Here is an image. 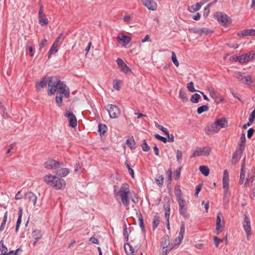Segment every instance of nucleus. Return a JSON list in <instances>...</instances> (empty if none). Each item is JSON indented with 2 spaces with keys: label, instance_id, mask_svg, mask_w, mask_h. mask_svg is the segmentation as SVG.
I'll return each mask as SVG.
<instances>
[{
  "label": "nucleus",
  "instance_id": "nucleus-1",
  "mask_svg": "<svg viewBox=\"0 0 255 255\" xmlns=\"http://www.w3.org/2000/svg\"><path fill=\"white\" fill-rule=\"evenodd\" d=\"M48 95H53L57 91L59 93L64 94L66 98L70 95L69 91L66 90V85L63 82H61L56 77H49L48 82Z\"/></svg>",
  "mask_w": 255,
  "mask_h": 255
},
{
  "label": "nucleus",
  "instance_id": "nucleus-2",
  "mask_svg": "<svg viewBox=\"0 0 255 255\" xmlns=\"http://www.w3.org/2000/svg\"><path fill=\"white\" fill-rule=\"evenodd\" d=\"M245 161L244 159L241 169L239 183L240 184H244L246 187H250L255 179V167L246 169Z\"/></svg>",
  "mask_w": 255,
  "mask_h": 255
},
{
  "label": "nucleus",
  "instance_id": "nucleus-3",
  "mask_svg": "<svg viewBox=\"0 0 255 255\" xmlns=\"http://www.w3.org/2000/svg\"><path fill=\"white\" fill-rule=\"evenodd\" d=\"M43 180L47 184L57 190L62 189L66 185L65 181L63 179L51 174L44 176Z\"/></svg>",
  "mask_w": 255,
  "mask_h": 255
},
{
  "label": "nucleus",
  "instance_id": "nucleus-4",
  "mask_svg": "<svg viewBox=\"0 0 255 255\" xmlns=\"http://www.w3.org/2000/svg\"><path fill=\"white\" fill-rule=\"evenodd\" d=\"M115 196H120L123 204L125 207L129 205V199L128 198L130 193L129 186L127 184H123L120 187L119 193H116V190H114Z\"/></svg>",
  "mask_w": 255,
  "mask_h": 255
},
{
  "label": "nucleus",
  "instance_id": "nucleus-5",
  "mask_svg": "<svg viewBox=\"0 0 255 255\" xmlns=\"http://www.w3.org/2000/svg\"><path fill=\"white\" fill-rule=\"evenodd\" d=\"M246 142V135L245 133H243L241 134L240 138V142L239 143L238 148L233 155L231 160L232 164H235L236 160H239L241 158L242 153L245 148Z\"/></svg>",
  "mask_w": 255,
  "mask_h": 255
},
{
  "label": "nucleus",
  "instance_id": "nucleus-6",
  "mask_svg": "<svg viewBox=\"0 0 255 255\" xmlns=\"http://www.w3.org/2000/svg\"><path fill=\"white\" fill-rule=\"evenodd\" d=\"M235 77L241 83L246 85H251L254 81L252 76L241 72H237L235 73Z\"/></svg>",
  "mask_w": 255,
  "mask_h": 255
},
{
  "label": "nucleus",
  "instance_id": "nucleus-7",
  "mask_svg": "<svg viewBox=\"0 0 255 255\" xmlns=\"http://www.w3.org/2000/svg\"><path fill=\"white\" fill-rule=\"evenodd\" d=\"M106 109L108 112L109 116L112 119H116L118 118L121 113L119 108L114 105H108L106 106Z\"/></svg>",
  "mask_w": 255,
  "mask_h": 255
},
{
  "label": "nucleus",
  "instance_id": "nucleus-8",
  "mask_svg": "<svg viewBox=\"0 0 255 255\" xmlns=\"http://www.w3.org/2000/svg\"><path fill=\"white\" fill-rule=\"evenodd\" d=\"M211 151V148L209 146H205L203 148L197 147L192 155V157L196 156H208Z\"/></svg>",
  "mask_w": 255,
  "mask_h": 255
},
{
  "label": "nucleus",
  "instance_id": "nucleus-9",
  "mask_svg": "<svg viewBox=\"0 0 255 255\" xmlns=\"http://www.w3.org/2000/svg\"><path fill=\"white\" fill-rule=\"evenodd\" d=\"M62 162L54 159H48L44 163L45 168L48 169H57L62 165Z\"/></svg>",
  "mask_w": 255,
  "mask_h": 255
},
{
  "label": "nucleus",
  "instance_id": "nucleus-10",
  "mask_svg": "<svg viewBox=\"0 0 255 255\" xmlns=\"http://www.w3.org/2000/svg\"><path fill=\"white\" fill-rule=\"evenodd\" d=\"M215 16L219 22L222 25L224 26H228L229 17L226 14L222 12H217L216 13Z\"/></svg>",
  "mask_w": 255,
  "mask_h": 255
},
{
  "label": "nucleus",
  "instance_id": "nucleus-11",
  "mask_svg": "<svg viewBox=\"0 0 255 255\" xmlns=\"http://www.w3.org/2000/svg\"><path fill=\"white\" fill-rule=\"evenodd\" d=\"M65 117L69 119V126L72 128H75L77 126V118L73 113L70 111H67L65 114Z\"/></svg>",
  "mask_w": 255,
  "mask_h": 255
},
{
  "label": "nucleus",
  "instance_id": "nucleus-12",
  "mask_svg": "<svg viewBox=\"0 0 255 255\" xmlns=\"http://www.w3.org/2000/svg\"><path fill=\"white\" fill-rule=\"evenodd\" d=\"M244 229L247 234V239L249 240V237L251 235V227L250 219L245 216L243 223Z\"/></svg>",
  "mask_w": 255,
  "mask_h": 255
},
{
  "label": "nucleus",
  "instance_id": "nucleus-13",
  "mask_svg": "<svg viewBox=\"0 0 255 255\" xmlns=\"http://www.w3.org/2000/svg\"><path fill=\"white\" fill-rule=\"evenodd\" d=\"M49 77L45 76L40 81H37L35 86L37 91H39L41 88L45 87L48 84Z\"/></svg>",
  "mask_w": 255,
  "mask_h": 255
},
{
  "label": "nucleus",
  "instance_id": "nucleus-14",
  "mask_svg": "<svg viewBox=\"0 0 255 255\" xmlns=\"http://www.w3.org/2000/svg\"><path fill=\"white\" fill-rule=\"evenodd\" d=\"M237 35L241 37L245 36H255V29H246L242 30L237 33Z\"/></svg>",
  "mask_w": 255,
  "mask_h": 255
},
{
  "label": "nucleus",
  "instance_id": "nucleus-15",
  "mask_svg": "<svg viewBox=\"0 0 255 255\" xmlns=\"http://www.w3.org/2000/svg\"><path fill=\"white\" fill-rule=\"evenodd\" d=\"M25 200H27L29 203H31L34 206H35L37 201V197L35 194L31 192H28L24 195Z\"/></svg>",
  "mask_w": 255,
  "mask_h": 255
},
{
  "label": "nucleus",
  "instance_id": "nucleus-16",
  "mask_svg": "<svg viewBox=\"0 0 255 255\" xmlns=\"http://www.w3.org/2000/svg\"><path fill=\"white\" fill-rule=\"evenodd\" d=\"M219 129L214 122L207 126L205 129V132L207 134H212L219 132Z\"/></svg>",
  "mask_w": 255,
  "mask_h": 255
},
{
  "label": "nucleus",
  "instance_id": "nucleus-17",
  "mask_svg": "<svg viewBox=\"0 0 255 255\" xmlns=\"http://www.w3.org/2000/svg\"><path fill=\"white\" fill-rule=\"evenodd\" d=\"M142 3L148 9L155 10L157 8L156 3L153 0H141Z\"/></svg>",
  "mask_w": 255,
  "mask_h": 255
},
{
  "label": "nucleus",
  "instance_id": "nucleus-18",
  "mask_svg": "<svg viewBox=\"0 0 255 255\" xmlns=\"http://www.w3.org/2000/svg\"><path fill=\"white\" fill-rule=\"evenodd\" d=\"M63 35V33H61L60 35L57 37L54 43H53L50 49H52L54 51V52H57L58 51V49L57 48L59 44H61L63 41L62 36Z\"/></svg>",
  "mask_w": 255,
  "mask_h": 255
},
{
  "label": "nucleus",
  "instance_id": "nucleus-19",
  "mask_svg": "<svg viewBox=\"0 0 255 255\" xmlns=\"http://www.w3.org/2000/svg\"><path fill=\"white\" fill-rule=\"evenodd\" d=\"M215 123H216L219 130L222 128H227L228 125V122L224 118L218 119L215 122Z\"/></svg>",
  "mask_w": 255,
  "mask_h": 255
},
{
  "label": "nucleus",
  "instance_id": "nucleus-20",
  "mask_svg": "<svg viewBox=\"0 0 255 255\" xmlns=\"http://www.w3.org/2000/svg\"><path fill=\"white\" fill-rule=\"evenodd\" d=\"M117 38L118 41L120 43H122L123 45L125 46H127L131 40V39L129 37L125 35L122 36H118Z\"/></svg>",
  "mask_w": 255,
  "mask_h": 255
},
{
  "label": "nucleus",
  "instance_id": "nucleus-21",
  "mask_svg": "<svg viewBox=\"0 0 255 255\" xmlns=\"http://www.w3.org/2000/svg\"><path fill=\"white\" fill-rule=\"evenodd\" d=\"M255 119V108H254V110L252 111L251 114L250 115L249 119V122L243 125V128L246 129L248 127L251 126L252 124L253 123L254 120Z\"/></svg>",
  "mask_w": 255,
  "mask_h": 255
},
{
  "label": "nucleus",
  "instance_id": "nucleus-22",
  "mask_svg": "<svg viewBox=\"0 0 255 255\" xmlns=\"http://www.w3.org/2000/svg\"><path fill=\"white\" fill-rule=\"evenodd\" d=\"M22 209L21 207H19L18 208V217L16 222V227H15V232L17 233L18 230L19 228L21 222V219H22Z\"/></svg>",
  "mask_w": 255,
  "mask_h": 255
},
{
  "label": "nucleus",
  "instance_id": "nucleus-23",
  "mask_svg": "<svg viewBox=\"0 0 255 255\" xmlns=\"http://www.w3.org/2000/svg\"><path fill=\"white\" fill-rule=\"evenodd\" d=\"M207 90L209 93L210 96L214 99L215 100H216L219 97V94L217 92H216L214 88L211 86H209L207 87Z\"/></svg>",
  "mask_w": 255,
  "mask_h": 255
},
{
  "label": "nucleus",
  "instance_id": "nucleus-24",
  "mask_svg": "<svg viewBox=\"0 0 255 255\" xmlns=\"http://www.w3.org/2000/svg\"><path fill=\"white\" fill-rule=\"evenodd\" d=\"M32 236L35 240L36 241H38L40 240L42 237V233L40 230H35L32 231Z\"/></svg>",
  "mask_w": 255,
  "mask_h": 255
},
{
  "label": "nucleus",
  "instance_id": "nucleus-25",
  "mask_svg": "<svg viewBox=\"0 0 255 255\" xmlns=\"http://www.w3.org/2000/svg\"><path fill=\"white\" fill-rule=\"evenodd\" d=\"M179 212L184 219H189L190 217V214L187 212V208H179Z\"/></svg>",
  "mask_w": 255,
  "mask_h": 255
},
{
  "label": "nucleus",
  "instance_id": "nucleus-26",
  "mask_svg": "<svg viewBox=\"0 0 255 255\" xmlns=\"http://www.w3.org/2000/svg\"><path fill=\"white\" fill-rule=\"evenodd\" d=\"M124 248L127 255H134V249L129 244H126Z\"/></svg>",
  "mask_w": 255,
  "mask_h": 255
},
{
  "label": "nucleus",
  "instance_id": "nucleus-27",
  "mask_svg": "<svg viewBox=\"0 0 255 255\" xmlns=\"http://www.w3.org/2000/svg\"><path fill=\"white\" fill-rule=\"evenodd\" d=\"M237 58L238 61L241 63H244L249 61L248 54L247 53L242 54L237 57Z\"/></svg>",
  "mask_w": 255,
  "mask_h": 255
},
{
  "label": "nucleus",
  "instance_id": "nucleus-28",
  "mask_svg": "<svg viewBox=\"0 0 255 255\" xmlns=\"http://www.w3.org/2000/svg\"><path fill=\"white\" fill-rule=\"evenodd\" d=\"M160 223L159 217L157 214H156L153 217V221L152 222V229L155 230Z\"/></svg>",
  "mask_w": 255,
  "mask_h": 255
},
{
  "label": "nucleus",
  "instance_id": "nucleus-29",
  "mask_svg": "<svg viewBox=\"0 0 255 255\" xmlns=\"http://www.w3.org/2000/svg\"><path fill=\"white\" fill-rule=\"evenodd\" d=\"M107 127L105 124H100L98 126V132L102 136L107 131Z\"/></svg>",
  "mask_w": 255,
  "mask_h": 255
},
{
  "label": "nucleus",
  "instance_id": "nucleus-30",
  "mask_svg": "<svg viewBox=\"0 0 255 255\" xmlns=\"http://www.w3.org/2000/svg\"><path fill=\"white\" fill-rule=\"evenodd\" d=\"M126 143L130 149H135L136 147L135 143L133 137H129L126 140Z\"/></svg>",
  "mask_w": 255,
  "mask_h": 255
},
{
  "label": "nucleus",
  "instance_id": "nucleus-31",
  "mask_svg": "<svg viewBox=\"0 0 255 255\" xmlns=\"http://www.w3.org/2000/svg\"><path fill=\"white\" fill-rule=\"evenodd\" d=\"M161 245V246H162V248H169V247H173L172 245H170V241L166 237L162 239Z\"/></svg>",
  "mask_w": 255,
  "mask_h": 255
},
{
  "label": "nucleus",
  "instance_id": "nucleus-32",
  "mask_svg": "<svg viewBox=\"0 0 255 255\" xmlns=\"http://www.w3.org/2000/svg\"><path fill=\"white\" fill-rule=\"evenodd\" d=\"M200 172L205 176H207L209 174L210 170L207 166L202 165L199 167Z\"/></svg>",
  "mask_w": 255,
  "mask_h": 255
},
{
  "label": "nucleus",
  "instance_id": "nucleus-33",
  "mask_svg": "<svg viewBox=\"0 0 255 255\" xmlns=\"http://www.w3.org/2000/svg\"><path fill=\"white\" fill-rule=\"evenodd\" d=\"M7 216H8V213H7V212L6 211L4 213V215L3 218V220H2V222L1 223V225L0 226V232H2V231H3L4 229V227H5V224H6V223L7 221Z\"/></svg>",
  "mask_w": 255,
  "mask_h": 255
},
{
  "label": "nucleus",
  "instance_id": "nucleus-34",
  "mask_svg": "<svg viewBox=\"0 0 255 255\" xmlns=\"http://www.w3.org/2000/svg\"><path fill=\"white\" fill-rule=\"evenodd\" d=\"M38 18L39 22L41 26H45L48 24V19L46 18L45 15L44 16H38Z\"/></svg>",
  "mask_w": 255,
  "mask_h": 255
},
{
  "label": "nucleus",
  "instance_id": "nucleus-35",
  "mask_svg": "<svg viewBox=\"0 0 255 255\" xmlns=\"http://www.w3.org/2000/svg\"><path fill=\"white\" fill-rule=\"evenodd\" d=\"M209 110V107L207 105H203L198 108L197 112L198 114H201L202 113L207 111Z\"/></svg>",
  "mask_w": 255,
  "mask_h": 255
},
{
  "label": "nucleus",
  "instance_id": "nucleus-36",
  "mask_svg": "<svg viewBox=\"0 0 255 255\" xmlns=\"http://www.w3.org/2000/svg\"><path fill=\"white\" fill-rule=\"evenodd\" d=\"M200 97H201L199 94L195 93L191 96L190 101L193 103H198Z\"/></svg>",
  "mask_w": 255,
  "mask_h": 255
},
{
  "label": "nucleus",
  "instance_id": "nucleus-37",
  "mask_svg": "<svg viewBox=\"0 0 255 255\" xmlns=\"http://www.w3.org/2000/svg\"><path fill=\"white\" fill-rule=\"evenodd\" d=\"M179 96L183 102H186L188 101V98L186 96V94L185 93H184L181 89H180L179 91Z\"/></svg>",
  "mask_w": 255,
  "mask_h": 255
},
{
  "label": "nucleus",
  "instance_id": "nucleus-38",
  "mask_svg": "<svg viewBox=\"0 0 255 255\" xmlns=\"http://www.w3.org/2000/svg\"><path fill=\"white\" fill-rule=\"evenodd\" d=\"M177 201L179 205V208H187L186 201L183 198H180Z\"/></svg>",
  "mask_w": 255,
  "mask_h": 255
},
{
  "label": "nucleus",
  "instance_id": "nucleus-39",
  "mask_svg": "<svg viewBox=\"0 0 255 255\" xmlns=\"http://www.w3.org/2000/svg\"><path fill=\"white\" fill-rule=\"evenodd\" d=\"M187 88L189 91L190 92H198L199 91L196 90L194 87V83L193 82H190V83L187 84Z\"/></svg>",
  "mask_w": 255,
  "mask_h": 255
},
{
  "label": "nucleus",
  "instance_id": "nucleus-40",
  "mask_svg": "<svg viewBox=\"0 0 255 255\" xmlns=\"http://www.w3.org/2000/svg\"><path fill=\"white\" fill-rule=\"evenodd\" d=\"M69 173V170L68 168H62L60 170V173L59 174V176H61L62 177H65Z\"/></svg>",
  "mask_w": 255,
  "mask_h": 255
},
{
  "label": "nucleus",
  "instance_id": "nucleus-41",
  "mask_svg": "<svg viewBox=\"0 0 255 255\" xmlns=\"http://www.w3.org/2000/svg\"><path fill=\"white\" fill-rule=\"evenodd\" d=\"M171 60L174 64L176 66L178 67L179 66V62L177 59V57L176 56V54L174 52H172V55H171Z\"/></svg>",
  "mask_w": 255,
  "mask_h": 255
},
{
  "label": "nucleus",
  "instance_id": "nucleus-42",
  "mask_svg": "<svg viewBox=\"0 0 255 255\" xmlns=\"http://www.w3.org/2000/svg\"><path fill=\"white\" fill-rule=\"evenodd\" d=\"M203 4H204L203 2H198L195 5L192 6L191 8L193 9V11H196L200 9V8Z\"/></svg>",
  "mask_w": 255,
  "mask_h": 255
},
{
  "label": "nucleus",
  "instance_id": "nucleus-43",
  "mask_svg": "<svg viewBox=\"0 0 255 255\" xmlns=\"http://www.w3.org/2000/svg\"><path fill=\"white\" fill-rule=\"evenodd\" d=\"M183 153L182 151L177 150L176 151V158L178 163H180L182 160Z\"/></svg>",
  "mask_w": 255,
  "mask_h": 255
},
{
  "label": "nucleus",
  "instance_id": "nucleus-44",
  "mask_svg": "<svg viewBox=\"0 0 255 255\" xmlns=\"http://www.w3.org/2000/svg\"><path fill=\"white\" fill-rule=\"evenodd\" d=\"M138 218L139 220V225L141 229L143 230H144V225H143V219L141 214L139 212L138 215Z\"/></svg>",
  "mask_w": 255,
  "mask_h": 255
},
{
  "label": "nucleus",
  "instance_id": "nucleus-45",
  "mask_svg": "<svg viewBox=\"0 0 255 255\" xmlns=\"http://www.w3.org/2000/svg\"><path fill=\"white\" fill-rule=\"evenodd\" d=\"M0 251L2 254H5L7 252V249L5 246L4 245L2 240L0 242Z\"/></svg>",
  "mask_w": 255,
  "mask_h": 255
},
{
  "label": "nucleus",
  "instance_id": "nucleus-46",
  "mask_svg": "<svg viewBox=\"0 0 255 255\" xmlns=\"http://www.w3.org/2000/svg\"><path fill=\"white\" fill-rule=\"evenodd\" d=\"M183 239V237L178 236V237L176 239H175V240L174 241V246H173V248L174 247H175L176 246H178L182 242Z\"/></svg>",
  "mask_w": 255,
  "mask_h": 255
},
{
  "label": "nucleus",
  "instance_id": "nucleus-47",
  "mask_svg": "<svg viewBox=\"0 0 255 255\" xmlns=\"http://www.w3.org/2000/svg\"><path fill=\"white\" fill-rule=\"evenodd\" d=\"M221 218L220 216V214H218V215L217 217V220H216V230H219V229L221 227Z\"/></svg>",
  "mask_w": 255,
  "mask_h": 255
},
{
  "label": "nucleus",
  "instance_id": "nucleus-48",
  "mask_svg": "<svg viewBox=\"0 0 255 255\" xmlns=\"http://www.w3.org/2000/svg\"><path fill=\"white\" fill-rule=\"evenodd\" d=\"M120 68L121 69V70L125 73H128L130 71L129 68L126 64L123 65V66L120 67Z\"/></svg>",
  "mask_w": 255,
  "mask_h": 255
},
{
  "label": "nucleus",
  "instance_id": "nucleus-49",
  "mask_svg": "<svg viewBox=\"0 0 255 255\" xmlns=\"http://www.w3.org/2000/svg\"><path fill=\"white\" fill-rule=\"evenodd\" d=\"M211 32V30L208 28L204 27L200 28V35H202L203 34H208Z\"/></svg>",
  "mask_w": 255,
  "mask_h": 255
},
{
  "label": "nucleus",
  "instance_id": "nucleus-50",
  "mask_svg": "<svg viewBox=\"0 0 255 255\" xmlns=\"http://www.w3.org/2000/svg\"><path fill=\"white\" fill-rule=\"evenodd\" d=\"M185 233V225L183 222L181 223L180 228V232L179 234V236L181 237H184V234Z\"/></svg>",
  "mask_w": 255,
  "mask_h": 255
},
{
  "label": "nucleus",
  "instance_id": "nucleus-51",
  "mask_svg": "<svg viewBox=\"0 0 255 255\" xmlns=\"http://www.w3.org/2000/svg\"><path fill=\"white\" fill-rule=\"evenodd\" d=\"M154 136L158 139L161 140L164 143H166L167 141V139L166 137H165L164 136H161L158 134H155L154 135Z\"/></svg>",
  "mask_w": 255,
  "mask_h": 255
},
{
  "label": "nucleus",
  "instance_id": "nucleus-52",
  "mask_svg": "<svg viewBox=\"0 0 255 255\" xmlns=\"http://www.w3.org/2000/svg\"><path fill=\"white\" fill-rule=\"evenodd\" d=\"M56 102L58 104V106L60 107L61 106V103L62 102L63 97L61 95L57 96L55 98Z\"/></svg>",
  "mask_w": 255,
  "mask_h": 255
},
{
  "label": "nucleus",
  "instance_id": "nucleus-53",
  "mask_svg": "<svg viewBox=\"0 0 255 255\" xmlns=\"http://www.w3.org/2000/svg\"><path fill=\"white\" fill-rule=\"evenodd\" d=\"M223 181H229V175L227 169L224 171L223 177Z\"/></svg>",
  "mask_w": 255,
  "mask_h": 255
},
{
  "label": "nucleus",
  "instance_id": "nucleus-54",
  "mask_svg": "<svg viewBox=\"0 0 255 255\" xmlns=\"http://www.w3.org/2000/svg\"><path fill=\"white\" fill-rule=\"evenodd\" d=\"M141 147L142 150L145 152H147L149 150V147L145 142V140H144V142L142 143Z\"/></svg>",
  "mask_w": 255,
  "mask_h": 255
},
{
  "label": "nucleus",
  "instance_id": "nucleus-55",
  "mask_svg": "<svg viewBox=\"0 0 255 255\" xmlns=\"http://www.w3.org/2000/svg\"><path fill=\"white\" fill-rule=\"evenodd\" d=\"M165 134L168 137V141L172 142L174 141V136L172 134H169V131H168L167 133H165Z\"/></svg>",
  "mask_w": 255,
  "mask_h": 255
},
{
  "label": "nucleus",
  "instance_id": "nucleus-56",
  "mask_svg": "<svg viewBox=\"0 0 255 255\" xmlns=\"http://www.w3.org/2000/svg\"><path fill=\"white\" fill-rule=\"evenodd\" d=\"M254 131H255V130L254 128H250L247 131L248 137L249 138H251L253 136V135L254 133Z\"/></svg>",
  "mask_w": 255,
  "mask_h": 255
},
{
  "label": "nucleus",
  "instance_id": "nucleus-57",
  "mask_svg": "<svg viewBox=\"0 0 255 255\" xmlns=\"http://www.w3.org/2000/svg\"><path fill=\"white\" fill-rule=\"evenodd\" d=\"M113 87L117 90H120V84L119 81L115 80L113 83Z\"/></svg>",
  "mask_w": 255,
  "mask_h": 255
},
{
  "label": "nucleus",
  "instance_id": "nucleus-58",
  "mask_svg": "<svg viewBox=\"0 0 255 255\" xmlns=\"http://www.w3.org/2000/svg\"><path fill=\"white\" fill-rule=\"evenodd\" d=\"M157 128H158L159 130H161L165 134L167 133V132L168 131V130L166 128H164L161 125H158Z\"/></svg>",
  "mask_w": 255,
  "mask_h": 255
},
{
  "label": "nucleus",
  "instance_id": "nucleus-59",
  "mask_svg": "<svg viewBox=\"0 0 255 255\" xmlns=\"http://www.w3.org/2000/svg\"><path fill=\"white\" fill-rule=\"evenodd\" d=\"M249 61L252 60L255 58V51H251L248 54Z\"/></svg>",
  "mask_w": 255,
  "mask_h": 255
},
{
  "label": "nucleus",
  "instance_id": "nucleus-60",
  "mask_svg": "<svg viewBox=\"0 0 255 255\" xmlns=\"http://www.w3.org/2000/svg\"><path fill=\"white\" fill-rule=\"evenodd\" d=\"M172 170L170 168L168 170V171L166 172V175L167 176L168 179L169 181L171 180L172 179Z\"/></svg>",
  "mask_w": 255,
  "mask_h": 255
},
{
  "label": "nucleus",
  "instance_id": "nucleus-61",
  "mask_svg": "<svg viewBox=\"0 0 255 255\" xmlns=\"http://www.w3.org/2000/svg\"><path fill=\"white\" fill-rule=\"evenodd\" d=\"M116 61H117V64H118V65L119 68L120 67H121L122 66H123V65L125 64L124 61L122 59H121L120 58H118V59H117Z\"/></svg>",
  "mask_w": 255,
  "mask_h": 255
},
{
  "label": "nucleus",
  "instance_id": "nucleus-62",
  "mask_svg": "<svg viewBox=\"0 0 255 255\" xmlns=\"http://www.w3.org/2000/svg\"><path fill=\"white\" fill-rule=\"evenodd\" d=\"M47 42V40L44 39L42 40L39 43V50H41L42 48H43L45 45L46 42Z\"/></svg>",
  "mask_w": 255,
  "mask_h": 255
},
{
  "label": "nucleus",
  "instance_id": "nucleus-63",
  "mask_svg": "<svg viewBox=\"0 0 255 255\" xmlns=\"http://www.w3.org/2000/svg\"><path fill=\"white\" fill-rule=\"evenodd\" d=\"M90 241L93 244H98V245L99 244V240L96 238H95L94 237H92L90 239Z\"/></svg>",
  "mask_w": 255,
  "mask_h": 255
},
{
  "label": "nucleus",
  "instance_id": "nucleus-64",
  "mask_svg": "<svg viewBox=\"0 0 255 255\" xmlns=\"http://www.w3.org/2000/svg\"><path fill=\"white\" fill-rule=\"evenodd\" d=\"M214 241L216 247L218 248L219 247V244L221 240L217 237H214Z\"/></svg>",
  "mask_w": 255,
  "mask_h": 255
}]
</instances>
